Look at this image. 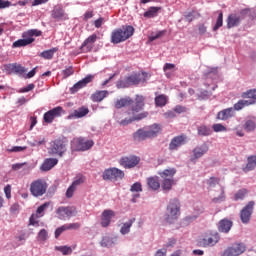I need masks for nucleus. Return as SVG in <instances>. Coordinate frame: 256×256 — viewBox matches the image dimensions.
<instances>
[{"mask_svg": "<svg viewBox=\"0 0 256 256\" xmlns=\"http://www.w3.org/2000/svg\"><path fill=\"white\" fill-rule=\"evenodd\" d=\"M143 107H145V98L143 96L136 95L135 105L126 112H115L114 119L122 127H127V125H131L133 121H141L149 115L148 112L139 113L140 111H143Z\"/></svg>", "mask_w": 256, "mask_h": 256, "instance_id": "f257e3e1", "label": "nucleus"}, {"mask_svg": "<svg viewBox=\"0 0 256 256\" xmlns=\"http://www.w3.org/2000/svg\"><path fill=\"white\" fill-rule=\"evenodd\" d=\"M149 80V74L147 72L132 73L127 76L124 80H119L116 83L117 89H127L133 85H140V83H147Z\"/></svg>", "mask_w": 256, "mask_h": 256, "instance_id": "f03ea898", "label": "nucleus"}, {"mask_svg": "<svg viewBox=\"0 0 256 256\" xmlns=\"http://www.w3.org/2000/svg\"><path fill=\"white\" fill-rule=\"evenodd\" d=\"M133 33H135V28H133V26H123L122 28L112 32L111 42L115 45L123 43V41H127L129 37H132Z\"/></svg>", "mask_w": 256, "mask_h": 256, "instance_id": "7ed1b4c3", "label": "nucleus"}, {"mask_svg": "<svg viewBox=\"0 0 256 256\" xmlns=\"http://www.w3.org/2000/svg\"><path fill=\"white\" fill-rule=\"evenodd\" d=\"M181 214V204L177 198L171 199L168 203L166 209V218L167 223H173L176 219L179 218Z\"/></svg>", "mask_w": 256, "mask_h": 256, "instance_id": "20e7f679", "label": "nucleus"}, {"mask_svg": "<svg viewBox=\"0 0 256 256\" xmlns=\"http://www.w3.org/2000/svg\"><path fill=\"white\" fill-rule=\"evenodd\" d=\"M41 34H42L41 30H37V29L28 30L27 32L23 33L24 39H19L15 41L12 47L14 49H17L19 47H27V45H31V43L35 41L34 37H41Z\"/></svg>", "mask_w": 256, "mask_h": 256, "instance_id": "39448f33", "label": "nucleus"}, {"mask_svg": "<svg viewBox=\"0 0 256 256\" xmlns=\"http://www.w3.org/2000/svg\"><path fill=\"white\" fill-rule=\"evenodd\" d=\"M251 13L249 9H243L239 14H230L227 18L228 29H233V27H239L241 21Z\"/></svg>", "mask_w": 256, "mask_h": 256, "instance_id": "423d86ee", "label": "nucleus"}, {"mask_svg": "<svg viewBox=\"0 0 256 256\" xmlns=\"http://www.w3.org/2000/svg\"><path fill=\"white\" fill-rule=\"evenodd\" d=\"M30 193L33 197H43L47 193V183L41 179L35 180L30 185Z\"/></svg>", "mask_w": 256, "mask_h": 256, "instance_id": "0eeeda50", "label": "nucleus"}, {"mask_svg": "<svg viewBox=\"0 0 256 256\" xmlns=\"http://www.w3.org/2000/svg\"><path fill=\"white\" fill-rule=\"evenodd\" d=\"M175 169H166L160 173L163 182H162V189L164 191H171L173 187V175H175Z\"/></svg>", "mask_w": 256, "mask_h": 256, "instance_id": "6e6552de", "label": "nucleus"}, {"mask_svg": "<svg viewBox=\"0 0 256 256\" xmlns=\"http://www.w3.org/2000/svg\"><path fill=\"white\" fill-rule=\"evenodd\" d=\"M244 251H247V245H245V243H234L232 246L225 249L223 256H239L243 255Z\"/></svg>", "mask_w": 256, "mask_h": 256, "instance_id": "1a4fd4ad", "label": "nucleus"}, {"mask_svg": "<svg viewBox=\"0 0 256 256\" xmlns=\"http://www.w3.org/2000/svg\"><path fill=\"white\" fill-rule=\"evenodd\" d=\"M56 215H58V219L61 221H67V219H71V217L77 215V210L73 207L61 206L56 210Z\"/></svg>", "mask_w": 256, "mask_h": 256, "instance_id": "9d476101", "label": "nucleus"}, {"mask_svg": "<svg viewBox=\"0 0 256 256\" xmlns=\"http://www.w3.org/2000/svg\"><path fill=\"white\" fill-rule=\"evenodd\" d=\"M93 140H87L85 138H78L72 144L74 151H89L93 147Z\"/></svg>", "mask_w": 256, "mask_h": 256, "instance_id": "9b49d317", "label": "nucleus"}, {"mask_svg": "<svg viewBox=\"0 0 256 256\" xmlns=\"http://www.w3.org/2000/svg\"><path fill=\"white\" fill-rule=\"evenodd\" d=\"M67 151V146L62 140H55L51 143L49 153L50 155H59V157H63L65 152Z\"/></svg>", "mask_w": 256, "mask_h": 256, "instance_id": "f8f14e48", "label": "nucleus"}, {"mask_svg": "<svg viewBox=\"0 0 256 256\" xmlns=\"http://www.w3.org/2000/svg\"><path fill=\"white\" fill-rule=\"evenodd\" d=\"M125 177V172L119 170L118 168H110L103 172L104 181H113V179H123Z\"/></svg>", "mask_w": 256, "mask_h": 256, "instance_id": "ddd939ff", "label": "nucleus"}, {"mask_svg": "<svg viewBox=\"0 0 256 256\" xmlns=\"http://www.w3.org/2000/svg\"><path fill=\"white\" fill-rule=\"evenodd\" d=\"M141 162V158L138 156H125L122 157L119 160V164L121 167H124V169H133L134 167H137V164Z\"/></svg>", "mask_w": 256, "mask_h": 256, "instance_id": "4468645a", "label": "nucleus"}, {"mask_svg": "<svg viewBox=\"0 0 256 256\" xmlns=\"http://www.w3.org/2000/svg\"><path fill=\"white\" fill-rule=\"evenodd\" d=\"M219 239H221L219 233L212 232L200 241V245L202 247H215L219 243Z\"/></svg>", "mask_w": 256, "mask_h": 256, "instance_id": "2eb2a0df", "label": "nucleus"}, {"mask_svg": "<svg viewBox=\"0 0 256 256\" xmlns=\"http://www.w3.org/2000/svg\"><path fill=\"white\" fill-rule=\"evenodd\" d=\"M253 207H255V202L250 201L240 212V219L242 223H249L251 220V215H253Z\"/></svg>", "mask_w": 256, "mask_h": 256, "instance_id": "dca6fc26", "label": "nucleus"}, {"mask_svg": "<svg viewBox=\"0 0 256 256\" xmlns=\"http://www.w3.org/2000/svg\"><path fill=\"white\" fill-rule=\"evenodd\" d=\"M62 113H63V107L61 106L55 107L44 114L43 120L45 123H53V121L57 119V117H61Z\"/></svg>", "mask_w": 256, "mask_h": 256, "instance_id": "f3484780", "label": "nucleus"}, {"mask_svg": "<svg viewBox=\"0 0 256 256\" xmlns=\"http://www.w3.org/2000/svg\"><path fill=\"white\" fill-rule=\"evenodd\" d=\"M183 145H187V136L184 134L174 137L169 144L170 151H177L179 147H183Z\"/></svg>", "mask_w": 256, "mask_h": 256, "instance_id": "a211bd4d", "label": "nucleus"}, {"mask_svg": "<svg viewBox=\"0 0 256 256\" xmlns=\"http://www.w3.org/2000/svg\"><path fill=\"white\" fill-rule=\"evenodd\" d=\"M93 79H95L94 75H91V74L87 75L85 78L75 83L73 87L70 88V92L72 94L77 93V91L83 89L84 87H87V85H89V83H91Z\"/></svg>", "mask_w": 256, "mask_h": 256, "instance_id": "6ab92c4d", "label": "nucleus"}, {"mask_svg": "<svg viewBox=\"0 0 256 256\" xmlns=\"http://www.w3.org/2000/svg\"><path fill=\"white\" fill-rule=\"evenodd\" d=\"M208 151L209 146L206 143L195 147L192 151L193 155L191 156L190 161L194 163V161H197V159H201V157H203V155H205Z\"/></svg>", "mask_w": 256, "mask_h": 256, "instance_id": "aec40b11", "label": "nucleus"}, {"mask_svg": "<svg viewBox=\"0 0 256 256\" xmlns=\"http://www.w3.org/2000/svg\"><path fill=\"white\" fill-rule=\"evenodd\" d=\"M52 19H56V21H67L69 17H67V13H65V10L62 6H54L52 12H51Z\"/></svg>", "mask_w": 256, "mask_h": 256, "instance_id": "412c9836", "label": "nucleus"}, {"mask_svg": "<svg viewBox=\"0 0 256 256\" xmlns=\"http://www.w3.org/2000/svg\"><path fill=\"white\" fill-rule=\"evenodd\" d=\"M83 183H85V177L77 176L73 181V183L71 184V186H69V188L67 189L66 197H68V199L73 197V193H75V189H77L79 185H83Z\"/></svg>", "mask_w": 256, "mask_h": 256, "instance_id": "4be33fe9", "label": "nucleus"}, {"mask_svg": "<svg viewBox=\"0 0 256 256\" xmlns=\"http://www.w3.org/2000/svg\"><path fill=\"white\" fill-rule=\"evenodd\" d=\"M95 41H97V34H92L91 36H89L82 43V46L80 48L82 53H89V51H91V49H93V43H95Z\"/></svg>", "mask_w": 256, "mask_h": 256, "instance_id": "5701e85b", "label": "nucleus"}, {"mask_svg": "<svg viewBox=\"0 0 256 256\" xmlns=\"http://www.w3.org/2000/svg\"><path fill=\"white\" fill-rule=\"evenodd\" d=\"M113 217H115V212L113 210H104L101 216L102 227H109Z\"/></svg>", "mask_w": 256, "mask_h": 256, "instance_id": "b1692460", "label": "nucleus"}, {"mask_svg": "<svg viewBox=\"0 0 256 256\" xmlns=\"http://www.w3.org/2000/svg\"><path fill=\"white\" fill-rule=\"evenodd\" d=\"M5 70L8 71V73H19L20 75H23V73H27V69L23 67L21 64L17 63L6 65Z\"/></svg>", "mask_w": 256, "mask_h": 256, "instance_id": "393cba45", "label": "nucleus"}, {"mask_svg": "<svg viewBox=\"0 0 256 256\" xmlns=\"http://www.w3.org/2000/svg\"><path fill=\"white\" fill-rule=\"evenodd\" d=\"M89 114V108L82 106L76 110L74 113L68 115V119H81Z\"/></svg>", "mask_w": 256, "mask_h": 256, "instance_id": "a878e982", "label": "nucleus"}, {"mask_svg": "<svg viewBox=\"0 0 256 256\" xmlns=\"http://www.w3.org/2000/svg\"><path fill=\"white\" fill-rule=\"evenodd\" d=\"M231 117H235L234 108H226L217 114V119H220L221 121H227V119H231Z\"/></svg>", "mask_w": 256, "mask_h": 256, "instance_id": "bb28decb", "label": "nucleus"}, {"mask_svg": "<svg viewBox=\"0 0 256 256\" xmlns=\"http://www.w3.org/2000/svg\"><path fill=\"white\" fill-rule=\"evenodd\" d=\"M151 134L149 133V130L147 129H138L133 134L134 141H145V139H151Z\"/></svg>", "mask_w": 256, "mask_h": 256, "instance_id": "cd10ccee", "label": "nucleus"}, {"mask_svg": "<svg viewBox=\"0 0 256 256\" xmlns=\"http://www.w3.org/2000/svg\"><path fill=\"white\" fill-rule=\"evenodd\" d=\"M233 227V222L229 219H222L219 221L218 230L220 233H229Z\"/></svg>", "mask_w": 256, "mask_h": 256, "instance_id": "c85d7f7f", "label": "nucleus"}, {"mask_svg": "<svg viewBox=\"0 0 256 256\" xmlns=\"http://www.w3.org/2000/svg\"><path fill=\"white\" fill-rule=\"evenodd\" d=\"M59 163V160L56 158H47L44 160L43 164L41 165L40 169L41 171H51L55 165Z\"/></svg>", "mask_w": 256, "mask_h": 256, "instance_id": "c756f323", "label": "nucleus"}, {"mask_svg": "<svg viewBox=\"0 0 256 256\" xmlns=\"http://www.w3.org/2000/svg\"><path fill=\"white\" fill-rule=\"evenodd\" d=\"M130 105H133V99H131V97H126L116 100L114 107L116 109H123V107H129Z\"/></svg>", "mask_w": 256, "mask_h": 256, "instance_id": "7c9ffc66", "label": "nucleus"}, {"mask_svg": "<svg viewBox=\"0 0 256 256\" xmlns=\"http://www.w3.org/2000/svg\"><path fill=\"white\" fill-rule=\"evenodd\" d=\"M107 95H109V91L99 90L91 95V99L94 103H101V101H103V99H105V97H107Z\"/></svg>", "mask_w": 256, "mask_h": 256, "instance_id": "2f4dec72", "label": "nucleus"}, {"mask_svg": "<svg viewBox=\"0 0 256 256\" xmlns=\"http://www.w3.org/2000/svg\"><path fill=\"white\" fill-rule=\"evenodd\" d=\"M249 105H255V100H239L236 104H234V112L241 111V109L249 107Z\"/></svg>", "mask_w": 256, "mask_h": 256, "instance_id": "473e14b6", "label": "nucleus"}, {"mask_svg": "<svg viewBox=\"0 0 256 256\" xmlns=\"http://www.w3.org/2000/svg\"><path fill=\"white\" fill-rule=\"evenodd\" d=\"M117 244V237L104 236L100 242L101 247H113Z\"/></svg>", "mask_w": 256, "mask_h": 256, "instance_id": "72a5a7b5", "label": "nucleus"}, {"mask_svg": "<svg viewBox=\"0 0 256 256\" xmlns=\"http://www.w3.org/2000/svg\"><path fill=\"white\" fill-rule=\"evenodd\" d=\"M133 223H135V218H132L125 222L120 229L121 235H128V233L131 232V227H133Z\"/></svg>", "mask_w": 256, "mask_h": 256, "instance_id": "f704fd0d", "label": "nucleus"}, {"mask_svg": "<svg viewBox=\"0 0 256 256\" xmlns=\"http://www.w3.org/2000/svg\"><path fill=\"white\" fill-rule=\"evenodd\" d=\"M247 161L248 162L246 164V167L243 168V171H245V173H249V171H253V169H255V167H256V155L249 156Z\"/></svg>", "mask_w": 256, "mask_h": 256, "instance_id": "c9c22d12", "label": "nucleus"}, {"mask_svg": "<svg viewBox=\"0 0 256 256\" xmlns=\"http://www.w3.org/2000/svg\"><path fill=\"white\" fill-rule=\"evenodd\" d=\"M147 185L152 189L153 191H157L159 187H161V184L159 183L158 177H150L147 179Z\"/></svg>", "mask_w": 256, "mask_h": 256, "instance_id": "e433bc0d", "label": "nucleus"}, {"mask_svg": "<svg viewBox=\"0 0 256 256\" xmlns=\"http://www.w3.org/2000/svg\"><path fill=\"white\" fill-rule=\"evenodd\" d=\"M59 51V48H51L49 50H45L40 54V57L43 59H53V55Z\"/></svg>", "mask_w": 256, "mask_h": 256, "instance_id": "4c0bfd02", "label": "nucleus"}, {"mask_svg": "<svg viewBox=\"0 0 256 256\" xmlns=\"http://www.w3.org/2000/svg\"><path fill=\"white\" fill-rule=\"evenodd\" d=\"M211 133H212L211 128H209L207 126L198 127V135H200V137H209V135H211Z\"/></svg>", "mask_w": 256, "mask_h": 256, "instance_id": "58836bf2", "label": "nucleus"}, {"mask_svg": "<svg viewBox=\"0 0 256 256\" xmlns=\"http://www.w3.org/2000/svg\"><path fill=\"white\" fill-rule=\"evenodd\" d=\"M244 129L247 133H251L256 129V123L254 120H246L244 124Z\"/></svg>", "mask_w": 256, "mask_h": 256, "instance_id": "ea45409f", "label": "nucleus"}, {"mask_svg": "<svg viewBox=\"0 0 256 256\" xmlns=\"http://www.w3.org/2000/svg\"><path fill=\"white\" fill-rule=\"evenodd\" d=\"M242 97L244 99H249V101H255V103H256V89L244 92L242 94Z\"/></svg>", "mask_w": 256, "mask_h": 256, "instance_id": "a19ab883", "label": "nucleus"}, {"mask_svg": "<svg viewBox=\"0 0 256 256\" xmlns=\"http://www.w3.org/2000/svg\"><path fill=\"white\" fill-rule=\"evenodd\" d=\"M155 104L157 107H165L167 105V96L159 95L155 98Z\"/></svg>", "mask_w": 256, "mask_h": 256, "instance_id": "79ce46f5", "label": "nucleus"}, {"mask_svg": "<svg viewBox=\"0 0 256 256\" xmlns=\"http://www.w3.org/2000/svg\"><path fill=\"white\" fill-rule=\"evenodd\" d=\"M51 205V203L49 202H45L44 204H42L41 206H39L36 210V215L38 217H43L45 211L47 210V208Z\"/></svg>", "mask_w": 256, "mask_h": 256, "instance_id": "37998d69", "label": "nucleus"}, {"mask_svg": "<svg viewBox=\"0 0 256 256\" xmlns=\"http://www.w3.org/2000/svg\"><path fill=\"white\" fill-rule=\"evenodd\" d=\"M147 131L148 133H150V138L157 137L159 131H161V128L159 127L158 124H153Z\"/></svg>", "mask_w": 256, "mask_h": 256, "instance_id": "c03bdc74", "label": "nucleus"}, {"mask_svg": "<svg viewBox=\"0 0 256 256\" xmlns=\"http://www.w3.org/2000/svg\"><path fill=\"white\" fill-rule=\"evenodd\" d=\"M55 250L60 251L63 255H71L73 253V249L69 246H56Z\"/></svg>", "mask_w": 256, "mask_h": 256, "instance_id": "a18cd8bd", "label": "nucleus"}, {"mask_svg": "<svg viewBox=\"0 0 256 256\" xmlns=\"http://www.w3.org/2000/svg\"><path fill=\"white\" fill-rule=\"evenodd\" d=\"M157 11H159V8H157V7H150L144 13V17H146L147 19H151L152 17H155L157 15Z\"/></svg>", "mask_w": 256, "mask_h": 256, "instance_id": "49530a36", "label": "nucleus"}, {"mask_svg": "<svg viewBox=\"0 0 256 256\" xmlns=\"http://www.w3.org/2000/svg\"><path fill=\"white\" fill-rule=\"evenodd\" d=\"M49 239V233L45 229H41L38 233V241H47Z\"/></svg>", "mask_w": 256, "mask_h": 256, "instance_id": "de8ad7c7", "label": "nucleus"}, {"mask_svg": "<svg viewBox=\"0 0 256 256\" xmlns=\"http://www.w3.org/2000/svg\"><path fill=\"white\" fill-rule=\"evenodd\" d=\"M247 195V189H241L235 194V201H241L245 199V196Z\"/></svg>", "mask_w": 256, "mask_h": 256, "instance_id": "09e8293b", "label": "nucleus"}, {"mask_svg": "<svg viewBox=\"0 0 256 256\" xmlns=\"http://www.w3.org/2000/svg\"><path fill=\"white\" fill-rule=\"evenodd\" d=\"M225 200V188L221 187V192L218 197L213 198V203H223Z\"/></svg>", "mask_w": 256, "mask_h": 256, "instance_id": "8fccbe9b", "label": "nucleus"}, {"mask_svg": "<svg viewBox=\"0 0 256 256\" xmlns=\"http://www.w3.org/2000/svg\"><path fill=\"white\" fill-rule=\"evenodd\" d=\"M220 27H223V13H219L216 24L213 28L214 31H217Z\"/></svg>", "mask_w": 256, "mask_h": 256, "instance_id": "3c124183", "label": "nucleus"}, {"mask_svg": "<svg viewBox=\"0 0 256 256\" xmlns=\"http://www.w3.org/2000/svg\"><path fill=\"white\" fill-rule=\"evenodd\" d=\"M131 193H141L143 191V188L139 182H135L131 188H130Z\"/></svg>", "mask_w": 256, "mask_h": 256, "instance_id": "603ef678", "label": "nucleus"}, {"mask_svg": "<svg viewBox=\"0 0 256 256\" xmlns=\"http://www.w3.org/2000/svg\"><path fill=\"white\" fill-rule=\"evenodd\" d=\"M66 227V231H76L81 227V224L79 223H70V224H64Z\"/></svg>", "mask_w": 256, "mask_h": 256, "instance_id": "864d4df0", "label": "nucleus"}, {"mask_svg": "<svg viewBox=\"0 0 256 256\" xmlns=\"http://www.w3.org/2000/svg\"><path fill=\"white\" fill-rule=\"evenodd\" d=\"M213 131H215V133H221L223 131H227V128H225V126H223V124H214L212 126Z\"/></svg>", "mask_w": 256, "mask_h": 256, "instance_id": "5fc2aeb1", "label": "nucleus"}, {"mask_svg": "<svg viewBox=\"0 0 256 256\" xmlns=\"http://www.w3.org/2000/svg\"><path fill=\"white\" fill-rule=\"evenodd\" d=\"M73 73H74L73 67H71V66L62 71V75H63L64 79H67V77H71V75H73Z\"/></svg>", "mask_w": 256, "mask_h": 256, "instance_id": "6e6d98bb", "label": "nucleus"}, {"mask_svg": "<svg viewBox=\"0 0 256 256\" xmlns=\"http://www.w3.org/2000/svg\"><path fill=\"white\" fill-rule=\"evenodd\" d=\"M35 89V84H29L24 88L18 90V93H29V91H33Z\"/></svg>", "mask_w": 256, "mask_h": 256, "instance_id": "4d7b16f0", "label": "nucleus"}, {"mask_svg": "<svg viewBox=\"0 0 256 256\" xmlns=\"http://www.w3.org/2000/svg\"><path fill=\"white\" fill-rule=\"evenodd\" d=\"M64 231H67V228H66L65 225H62V226L58 227L55 230V238L59 239V237L61 236V233H63Z\"/></svg>", "mask_w": 256, "mask_h": 256, "instance_id": "13d9d810", "label": "nucleus"}, {"mask_svg": "<svg viewBox=\"0 0 256 256\" xmlns=\"http://www.w3.org/2000/svg\"><path fill=\"white\" fill-rule=\"evenodd\" d=\"M19 209L20 206L18 203H14L11 207H10V212L13 213V215H17V213H19Z\"/></svg>", "mask_w": 256, "mask_h": 256, "instance_id": "bf43d9fd", "label": "nucleus"}, {"mask_svg": "<svg viewBox=\"0 0 256 256\" xmlns=\"http://www.w3.org/2000/svg\"><path fill=\"white\" fill-rule=\"evenodd\" d=\"M7 7H11V2L9 0H0V9H7Z\"/></svg>", "mask_w": 256, "mask_h": 256, "instance_id": "052dcab7", "label": "nucleus"}, {"mask_svg": "<svg viewBox=\"0 0 256 256\" xmlns=\"http://www.w3.org/2000/svg\"><path fill=\"white\" fill-rule=\"evenodd\" d=\"M164 117L166 119H175V117H176L175 110H170V111L164 113Z\"/></svg>", "mask_w": 256, "mask_h": 256, "instance_id": "680f3d73", "label": "nucleus"}, {"mask_svg": "<svg viewBox=\"0 0 256 256\" xmlns=\"http://www.w3.org/2000/svg\"><path fill=\"white\" fill-rule=\"evenodd\" d=\"M159 37H163V31H160L156 34H152L150 37H149V41H155L157 39H159Z\"/></svg>", "mask_w": 256, "mask_h": 256, "instance_id": "e2e57ef3", "label": "nucleus"}, {"mask_svg": "<svg viewBox=\"0 0 256 256\" xmlns=\"http://www.w3.org/2000/svg\"><path fill=\"white\" fill-rule=\"evenodd\" d=\"M4 193L7 199H11V185L5 186Z\"/></svg>", "mask_w": 256, "mask_h": 256, "instance_id": "0e129e2a", "label": "nucleus"}, {"mask_svg": "<svg viewBox=\"0 0 256 256\" xmlns=\"http://www.w3.org/2000/svg\"><path fill=\"white\" fill-rule=\"evenodd\" d=\"M25 149H27V147L14 146V147H12L11 151L14 153H21V151H25Z\"/></svg>", "mask_w": 256, "mask_h": 256, "instance_id": "69168bd1", "label": "nucleus"}, {"mask_svg": "<svg viewBox=\"0 0 256 256\" xmlns=\"http://www.w3.org/2000/svg\"><path fill=\"white\" fill-rule=\"evenodd\" d=\"M173 69H175V65L174 64L166 63L164 65V72L173 71Z\"/></svg>", "mask_w": 256, "mask_h": 256, "instance_id": "338daca9", "label": "nucleus"}, {"mask_svg": "<svg viewBox=\"0 0 256 256\" xmlns=\"http://www.w3.org/2000/svg\"><path fill=\"white\" fill-rule=\"evenodd\" d=\"M185 19H186V21H188V23H191V21H193V19H195L193 12H189L188 14H186Z\"/></svg>", "mask_w": 256, "mask_h": 256, "instance_id": "774afa93", "label": "nucleus"}]
</instances>
